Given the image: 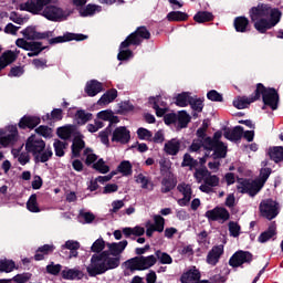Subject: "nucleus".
<instances>
[{
    "mask_svg": "<svg viewBox=\"0 0 283 283\" xmlns=\"http://www.w3.org/2000/svg\"><path fill=\"white\" fill-rule=\"evenodd\" d=\"M249 14L259 34H266V31L275 28L282 19V11L280 9L272 8L271 4L265 3H259L256 7H252Z\"/></svg>",
    "mask_w": 283,
    "mask_h": 283,
    "instance_id": "1",
    "label": "nucleus"
},
{
    "mask_svg": "<svg viewBox=\"0 0 283 283\" xmlns=\"http://www.w3.org/2000/svg\"><path fill=\"white\" fill-rule=\"evenodd\" d=\"M120 266V256L112 258L108 251H103L99 254H93L91 258V264L86 268V271L91 277L96 275H103L112 269H118Z\"/></svg>",
    "mask_w": 283,
    "mask_h": 283,
    "instance_id": "2",
    "label": "nucleus"
},
{
    "mask_svg": "<svg viewBox=\"0 0 283 283\" xmlns=\"http://www.w3.org/2000/svg\"><path fill=\"white\" fill-rule=\"evenodd\" d=\"M271 174H273V169L262 168L258 179L239 178L237 180V191L239 193H248L250 198H255L262 191L264 185H266V180H269Z\"/></svg>",
    "mask_w": 283,
    "mask_h": 283,
    "instance_id": "3",
    "label": "nucleus"
},
{
    "mask_svg": "<svg viewBox=\"0 0 283 283\" xmlns=\"http://www.w3.org/2000/svg\"><path fill=\"white\" fill-rule=\"evenodd\" d=\"M25 151L32 154L34 163H48L53 156L52 147L45 148V140L31 135L25 142Z\"/></svg>",
    "mask_w": 283,
    "mask_h": 283,
    "instance_id": "4",
    "label": "nucleus"
},
{
    "mask_svg": "<svg viewBox=\"0 0 283 283\" xmlns=\"http://www.w3.org/2000/svg\"><path fill=\"white\" fill-rule=\"evenodd\" d=\"M261 97L266 107H270L273 112L277 109L280 105V93H277V90L274 87L266 88L264 84L258 83L254 91V101H260Z\"/></svg>",
    "mask_w": 283,
    "mask_h": 283,
    "instance_id": "5",
    "label": "nucleus"
},
{
    "mask_svg": "<svg viewBox=\"0 0 283 283\" xmlns=\"http://www.w3.org/2000/svg\"><path fill=\"white\" fill-rule=\"evenodd\" d=\"M149 39H151V32H149L147 27H137L136 30L122 42V48H132V45L138 48V45H143V41H149Z\"/></svg>",
    "mask_w": 283,
    "mask_h": 283,
    "instance_id": "6",
    "label": "nucleus"
},
{
    "mask_svg": "<svg viewBox=\"0 0 283 283\" xmlns=\"http://www.w3.org/2000/svg\"><path fill=\"white\" fill-rule=\"evenodd\" d=\"M157 262V259L154 254L148 256H135L128 260L130 271H147L151 269Z\"/></svg>",
    "mask_w": 283,
    "mask_h": 283,
    "instance_id": "7",
    "label": "nucleus"
},
{
    "mask_svg": "<svg viewBox=\"0 0 283 283\" xmlns=\"http://www.w3.org/2000/svg\"><path fill=\"white\" fill-rule=\"evenodd\" d=\"M259 211L262 218L266 220H273L277 218L280 211L277 210V203L273 199H264L260 202Z\"/></svg>",
    "mask_w": 283,
    "mask_h": 283,
    "instance_id": "8",
    "label": "nucleus"
},
{
    "mask_svg": "<svg viewBox=\"0 0 283 283\" xmlns=\"http://www.w3.org/2000/svg\"><path fill=\"white\" fill-rule=\"evenodd\" d=\"M253 262V254L249 251L239 250L230 259L229 264L232 269H238L242 264H251Z\"/></svg>",
    "mask_w": 283,
    "mask_h": 283,
    "instance_id": "9",
    "label": "nucleus"
},
{
    "mask_svg": "<svg viewBox=\"0 0 283 283\" xmlns=\"http://www.w3.org/2000/svg\"><path fill=\"white\" fill-rule=\"evenodd\" d=\"M21 34L27 39V41H41L43 39H52L54 36V31L38 32L36 27H27L21 31Z\"/></svg>",
    "mask_w": 283,
    "mask_h": 283,
    "instance_id": "10",
    "label": "nucleus"
},
{
    "mask_svg": "<svg viewBox=\"0 0 283 283\" xmlns=\"http://www.w3.org/2000/svg\"><path fill=\"white\" fill-rule=\"evenodd\" d=\"M51 1L52 0H28L20 4V10L30 12L31 14H39L40 12H43L45 6H50Z\"/></svg>",
    "mask_w": 283,
    "mask_h": 283,
    "instance_id": "11",
    "label": "nucleus"
},
{
    "mask_svg": "<svg viewBox=\"0 0 283 283\" xmlns=\"http://www.w3.org/2000/svg\"><path fill=\"white\" fill-rule=\"evenodd\" d=\"M209 222H218L222 220V222H227L231 218V213L224 207H214L212 210L206 211L205 214Z\"/></svg>",
    "mask_w": 283,
    "mask_h": 283,
    "instance_id": "12",
    "label": "nucleus"
},
{
    "mask_svg": "<svg viewBox=\"0 0 283 283\" xmlns=\"http://www.w3.org/2000/svg\"><path fill=\"white\" fill-rule=\"evenodd\" d=\"M205 149L208 151H213L211 158L213 160H220L222 158H227V151H229V147L224 142L219 144H208L205 146Z\"/></svg>",
    "mask_w": 283,
    "mask_h": 283,
    "instance_id": "13",
    "label": "nucleus"
},
{
    "mask_svg": "<svg viewBox=\"0 0 283 283\" xmlns=\"http://www.w3.org/2000/svg\"><path fill=\"white\" fill-rule=\"evenodd\" d=\"M42 15L48 19L49 21H61L65 13L63 9L56 6H44V10L42 11Z\"/></svg>",
    "mask_w": 283,
    "mask_h": 283,
    "instance_id": "14",
    "label": "nucleus"
},
{
    "mask_svg": "<svg viewBox=\"0 0 283 283\" xmlns=\"http://www.w3.org/2000/svg\"><path fill=\"white\" fill-rule=\"evenodd\" d=\"M132 140V133L127 127L119 126L115 128L112 136V143H120V145H127Z\"/></svg>",
    "mask_w": 283,
    "mask_h": 283,
    "instance_id": "15",
    "label": "nucleus"
},
{
    "mask_svg": "<svg viewBox=\"0 0 283 283\" xmlns=\"http://www.w3.org/2000/svg\"><path fill=\"white\" fill-rule=\"evenodd\" d=\"M222 255H224V245H213L212 249L208 252L206 261L211 266H216V264L220 262V258H222Z\"/></svg>",
    "mask_w": 283,
    "mask_h": 283,
    "instance_id": "16",
    "label": "nucleus"
},
{
    "mask_svg": "<svg viewBox=\"0 0 283 283\" xmlns=\"http://www.w3.org/2000/svg\"><path fill=\"white\" fill-rule=\"evenodd\" d=\"M38 125H41V117L24 115L20 119L18 127L20 129H34Z\"/></svg>",
    "mask_w": 283,
    "mask_h": 283,
    "instance_id": "17",
    "label": "nucleus"
},
{
    "mask_svg": "<svg viewBox=\"0 0 283 283\" xmlns=\"http://www.w3.org/2000/svg\"><path fill=\"white\" fill-rule=\"evenodd\" d=\"M276 238H277V224L275 223V221H273L270 223L269 228L259 235L258 241L261 244H264L269 242V240H275Z\"/></svg>",
    "mask_w": 283,
    "mask_h": 283,
    "instance_id": "18",
    "label": "nucleus"
},
{
    "mask_svg": "<svg viewBox=\"0 0 283 283\" xmlns=\"http://www.w3.org/2000/svg\"><path fill=\"white\" fill-rule=\"evenodd\" d=\"M243 134L244 127L235 126L232 129L226 128L223 136L227 138V140H231V143H238L239 140H242Z\"/></svg>",
    "mask_w": 283,
    "mask_h": 283,
    "instance_id": "19",
    "label": "nucleus"
},
{
    "mask_svg": "<svg viewBox=\"0 0 283 283\" xmlns=\"http://www.w3.org/2000/svg\"><path fill=\"white\" fill-rule=\"evenodd\" d=\"M83 149H85V140H83V135L78 134L74 137L71 146L72 158H81V151H83Z\"/></svg>",
    "mask_w": 283,
    "mask_h": 283,
    "instance_id": "20",
    "label": "nucleus"
},
{
    "mask_svg": "<svg viewBox=\"0 0 283 283\" xmlns=\"http://www.w3.org/2000/svg\"><path fill=\"white\" fill-rule=\"evenodd\" d=\"M181 145L182 143L180 142V139L172 138L165 144L164 151L168 156H178Z\"/></svg>",
    "mask_w": 283,
    "mask_h": 283,
    "instance_id": "21",
    "label": "nucleus"
},
{
    "mask_svg": "<svg viewBox=\"0 0 283 283\" xmlns=\"http://www.w3.org/2000/svg\"><path fill=\"white\" fill-rule=\"evenodd\" d=\"M233 27L237 32H251V23L249 21V18L244 15L234 18Z\"/></svg>",
    "mask_w": 283,
    "mask_h": 283,
    "instance_id": "22",
    "label": "nucleus"
},
{
    "mask_svg": "<svg viewBox=\"0 0 283 283\" xmlns=\"http://www.w3.org/2000/svg\"><path fill=\"white\" fill-rule=\"evenodd\" d=\"M17 59H19V54L14 53V51L8 50L3 52L0 55V72H2V70H6L7 65H11V63H14Z\"/></svg>",
    "mask_w": 283,
    "mask_h": 283,
    "instance_id": "23",
    "label": "nucleus"
},
{
    "mask_svg": "<svg viewBox=\"0 0 283 283\" xmlns=\"http://www.w3.org/2000/svg\"><path fill=\"white\" fill-rule=\"evenodd\" d=\"M85 92L87 96L94 97L103 92V83L98 82V80H91L86 83Z\"/></svg>",
    "mask_w": 283,
    "mask_h": 283,
    "instance_id": "24",
    "label": "nucleus"
},
{
    "mask_svg": "<svg viewBox=\"0 0 283 283\" xmlns=\"http://www.w3.org/2000/svg\"><path fill=\"white\" fill-rule=\"evenodd\" d=\"M56 247L54 244H44L35 251L34 260L35 262H41V260H45V255H50L51 253H54V250Z\"/></svg>",
    "mask_w": 283,
    "mask_h": 283,
    "instance_id": "25",
    "label": "nucleus"
},
{
    "mask_svg": "<svg viewBox=\"0 0 283 283\" xmlns=\"http://www.w3.org/2000/svg\"><path fill=\"white\" fill-rule=\"evenodd\" d=\"M122 233L125 235V238H130V240H136V238H140L142 235H145V228L140 226H136L134 228L126 227L122 230ZM135 235V237H132Z\"/></svg>",
    "mask_w": 283,
    "mask_h": 283,
    "instance_id": "26",
    "label": "nucleus"
},
{
    "mask_svg": "<svg viewBox=\"0 0 283 283\" xmlns=\"http://www.w3.org/2000/svg\"><path fill=\"white\" fill-rule=\"evenodd\" d=\"M255 93H253L250 97L247 96H239L237 99L233 101V106L237 109H247L251 103H255Z\"/></svg>",
    "mask_w": 283,
    "mask_h": 283,
    "instance_id": "27",
    "label": "nucleus"
},
{
    "mask_svg": "<svg viewBox=\"0 0 283 283\" xmlns=\"http://www.w3.org/2000/svg\"><path fill=\"white\" fill-rule=\"evenodd\" d=\"M161 98H163V96H160V95H157L156 97L150 96L148 98V103H149V105H153V109H155L156 116L158 118H163V116H166L165 114H167V108H160Z\"/></svg>",
    "mask_w": 283,
    "mask_h": 283,
    "instance_id": "28",
    "label": "nucleus"
},
{
    "mask_svg": "<svg viewBox=\"0 0 283 283\" xmlns=\"http://www.w3.org/2000/svg\"><path fill=\"white\" fill-rule=\"evenodd\" d=\"M80 17H94L96 12H101V6L88 3L86 7H80L78 9Z\"/></svg>",
    "mask_w": 283,
    "mask_h": 283,
    "instance_id": "29",
    "label": "nucleus"
},
{
    "mask_svg": "<svg viewBox=\"0 0 283 283\" xmlns=\"http://www.w3.org/2000/svg\"><path fill=\"white\" fill-rule=\"evenodd\" d=\"M176 185H178V180L174 179V177H164L161 179V193H169V191H174V189H176Z\"/></svg>",
    "mask_w": 283,
    "mask_h": 283,
    "instance_id": "30",
    "label": "nucleus"
},
{
    "mask_svg": "<svg viewBox=\"0 0 283 283\" xmlns=\"http://www.w3.org/2000/svg\"><path fill=\"white\" fill-rule=\"evenodd\" d=\"M75 129L76 127L74 125L61 126V127H57L56 134L59 138H61V140H70Z\"/></svg>",
    "mask_w": 283,
    "mask_h": 283,
    "instance_id": "31",
    "label": "nucleus"
},
{
    "mask_svg": "<svg viewBox=\"0 0 283 283\" xmlns=\"http://www.w3.org/2000/svg\"><path fill=\"white\" fill-rule=\"evenodd\" d=\"M127 244H129L127 240H123L118 243H108L111 255H114V258L120 255V253H123L125 249H127Z\"/></svg>",
    "mask_w": 283,
    "mask_h": 283,
    "instance_id": "32",
    "label": "nucleus"
},
{
    "mask_svg": "<svg viewBox=\"0 0 283 283\" xmlns=\"http://www.w3.org/2000/svg\"><path fill=\"white\" fill-rule=\"evenodd\" d=\"M268 156L273 163H282L283 160V146L270 147L268 150Z\"/></svg>",
    "mask_w": 283,
    "mask_h": 283,
    "instance_id": "33",
    "label": "nucleus"
},
{
    "mask_svg": "<svg viewBox=\"0 0 283 283\" xmlns=\"http://www.w3.org/2000/svg\"><path fill=\"white\" fill-rule=\"evenodd\" d=\"M92 118H94V115L92 113L85 112V109H78L75 113V120L77 125H87Z\"/></svg>",
    "mask_w": 283,
    "mask_h": 283,
    "instance_id": "34",
    "label": "nucleus"
},
{
    "mask_svg": "<svg viewBox=\"0 0 283 283\" xmlns=\"http://www.w3.org/2000/svg\"><path fill=\"white\" fill-rule=\"evenodd\" d=\"M62 249H67L70 251L69 258H78V249H81V243L78 241L69 240L62 245Z\"/></svg>",
    "mask_w": 283,
    "mask_h": 283,
    "instance_id": "35",
    "label": "nucleus"
},
{
    "mask_svg": "<svg viewBox=\"0 0 283 283\" xmlns=\"http://www.w3.org/2000/svg\"><path fill=\"white\" fill-rule=\"evenodd\" d=\"M213 13L209 11H199L193 15V21H196V23H209L210 21H213Z\"/></svg>",
    "mask_w": 283,
    "mask_h": 283,
    "instance_id": "36",
    "label": "nucleus"
},
{
    "mask_svg": "<svg viewBox=\"0 0 283 283\" xmlns=\"http://www.w3.org/2000/svg\"><path fill=\"white\" fill-rule=\"evenodd\" d=\"M18 134H19V132L17 130V127H14L12 133L0 137V145L2 147H8L9 145H14V143H17Z\"/></svg>",
    "mask_w": 283,
    "mask_h": 283,
    "instance_id": "37",
    "label": "nucleus"
},
{
    "mask_svg": "<svg viewBox=\"0 0 283 283\" xmlns=\"http://www.w3.org/2000/svg\"><path fill=\"white\" fill-rule=\"evenodd\" d=\"M117 171L122 174V176H132L134 174V166L132 165V161L129 160H123L117 166Z\"/></svg>",
    "mask_w": 283,
    "mask_h": 283,
    "instance_id": "38",
    "label": "nucleus"
},
{
    "mask_svg": "<svg viewBox=\"0 0 283 283\" xmlns=\"http://www.w3.org/2000/svg\"><path fill=\"white\" fill-rule=\"evenodd\" d=\"M17 268V263L13 260L2 259L0 260V273H12Z\"/></svg>",
    "mask_w": 283,
    "mask_h": 283,
    "instance_id": "39",
    "label": "nucleus"
},
{
    "mask_svg": "<svg viewBox=\"0 0 283 283\" xmlns=\"http://www.w3.org/2000/svg\"><path fill=\"white\" fill-rule=\"evenodd\" d=\"M177 123H178V127H180V129L187 128V125H189V123H191V117L189 116L187 111L179 112V114L177 115Z\"/></svg>",
    "mask_w": 283,
    "mask_h": 283,
    "instance_id": "40",
    "label": "nucleus"
},
{
    "mask_svg": "<svg viewBox=\"0 0 283 283\" xmlns=\"http://www.w3.org/2000/svg\"><path fill=\"white\" fill-rule=\"evenodd\" d=\"M63 280H81L83 277V272L81 270H63L62 271Z\"/></svg>",
    "mask_w": 283,
    "mask_h": 283,
    "instance_id": "41",
    "label": "nucleus"
},
{
    "mask_svg": "<svg viewBox=\"0 0 283 283\" xmlns=\"http://www.w3.org/2000/svg\"><path fill=\"white\" fill-rule=\"evenodd\" d=\"M53 147H54L55 156H57V158H63V156H65V149H67V143L62 142L60 139H55L53 143Z\"/></svg>",
    "mask_w": 283,
    "mask_h": 283,
    "instance_id": "42",
    "label": "nucleus"
},
{
    "mask_svg": "<svg viewBox=\"0 0 283 283\" xmlns=\"http://www.w3.org/2000/svg\"><path fill=\"white\" fill-rule=\"evenodd\" d=\"M191 109L193 112H197L198 114L202 113V109H205V102L201 98L191 96L189 98V104Z\"/></svg>",
    "mask_w": 283,
    "mask_h": 283,
    "instance_id": "43",
    "label": "nucleus"
},
{
    "mask_svg": "<svg viewBox=\"0 0 283 283\" xmlns=\"http://www.w3.org/2000/svg\"><path fill=\"white\" fill-rule=\"evenodd\" d=\"M191 98V93L182 92L176 96L177 107H187L189 105V99Z\"/></svg>",
    "mask_w": 283,
    "mask_h": 283,
    "instance_id": "44",
    "label": "nucleus"
},
{
    "mask_svg": "<svg viewBox=\"0 0 283 283\" xmlns=\"http://www.w3.org/2000/svg\"><path fill=\"white\" fill-rule=\"evenodd\" d=\"M27 209L31 213H41V208H39V203L36 202V193L30 196L27 201Z\"/></svg>",
    "mask_w": 283,
    "mask_h": 283,
    "instance_id": "45",
    "label": "nucleus"
},
{
    "mask_svg": "<svg viewBox=\"0 0 283 283\" xmlns=\"http://www.w3.org/2000/svg\"><path fill=\"white\" fill-rule=\"evenodd\" d=\"M167 19L168 21H177V22L187 21V19H189V14L182 11H170L167 14Z\"/></svg>",
    "mask_w": 283,
    "mask_h": 283,
    "instance_id": "46",
    "label": "nucleus"
},
{
    "mask_svg": "<svg viewBox=\"0 0 283 283\" xmlns=\"http://www.w3.org/2000/svg\"><path fill=\"white\" fill-rule=\"evenodd\" d=\"M123 42L119 44V52L117 54V59L119 61H129V59H134V51L123 48Z\"/></svg>",
    "mask_w": 283,
    "mask_h": 283,
    "instance_id": "47",
    "label": "nucleus"
},
{
    "mask_svg": "<svg viewBox=\"0 0 283 283\" xmlns=\"http://www.w3.org/2000/svg\"><path fill=\"white\" fill-rule=\"evenodd\" d=\"M181 167H189L190 171L198 167V160L193 159L189 153L184 155V160L181 163Z\"/></svg>",
    "mask_w": 283,
    "mask_h": 283,
    "instance_id": "48",
    "label": "nucleus"
},
{
    "mask_svg": "<svg viewBox=\"0 0 283 283\" xmlns=\"http://www.w3.org/2000/svg\"><path fill=\"white\" fill-rule=\"evenodd\" d=\"M155 255H156L157 260H159L160 264H174V259L167 252L157 250L155 252Z\"/></svg>",
    "mask_w": 283,
    "mask_h": 283,
    "instance_id": "49",
    "label": "nucleus"
},
{
    "mask_svg": "<svg viewBox=\"0 0 283 283\" xmlns=\"http://www.w3.org/2000/svg\"><path fill=\"white\" fill-rule=\"evenodd\" d=\"M46 49L48 46H43V42L32 41L29 43V49L27 50V52H33L39 56L41 52H43V50H46Z\"/></svg>",
    "mask_w": 283,
    "mask_h": 283,
    "instance_id": "50",
    "label": "nucleus"
},
{
    "mask_svg": "<svg viewBox=\"0 0 283 283\" xmlns=\"http://www.w3.org/2000/svg\"><path fill=\"white\" fill-rule=\"evenodd\" d=\"M6 280H10L11 283L12 282H15V283H27V282H30V280H32V273L24 272V273L14 275L12 279H6Z\"/></svg>",
    "mask_w": 283,
    "mask_h": 283,
    "instance_id": "51",
    "label": "nucleus"
},
{
    "mask_svg": "<svg viewBox=\"0 0 283 283\" xmlns=\"http://www.w3.org/2000/svg\"><path fill=\"white\" fill-rule=\"evenodd\" d=\"M154 222L153 228H155L158 233H163L165 231V218L160 214H155Z\"/></svg>",
    "mask_w": 283,
    "mask_h": 283,
    "instance_id": "52",
    "label": "nucleus"
},
{
    "mask_svg": "<svg viewBox=\"0 0 283 283\" xmlns=\"http://www.w3.org/2000/svg\"><path fill=\"white\" fill-rule=\"evenodd\" d=\"M92 167L95 171H98V174H109V166L105 165V160L103 158H99Z\"/></svg>",
    "mask_w": 283,
    "mask_h": 283,
    "instance_id": "53",
    "label": "nucleus"
},
{
    "mask_svg": "<svg viewBox=\"0 0 283 283\" xmlns=\"http://www.w3.org/2000/svg\"><path fill=\"white\" fill-rule=\"evenodd\" d=\"M154 134L151 133V130L144 128V127H139L137 129V138L139 140H149L151 142Z\"/></svg>",
    "mask_w": 283,
    "mask_h": 283,
    "instance_id": "54",
    "label": "nucleus"
},
{
    "mask_svg": "<svg viewBox=\"0 0 283 283\" xmlns=\"http://www.w3.org/2000/svg\"><path fill=\"white\" fill-rule=\"evenodd\" d=\"M52 128L50 126L41 125L35 128V134L42 136L43 138H52Z\"/></svg>",
    "mask_w": 283,
    "mask_h": 283,
    "instance_id": "55",
    "label": "nucleus"
},
{
    "mask_svg": "<svg viewBox=\"0 0 283 283\" xmlns=\"http://www.w3.org/2000/svg\"><path fill=\"white\" fill-rule=\"evenodd\" d=\"M177 190L179 193H182L184 198H191L193 190H191V186L189 184H179L177 186Z\"/></svg>",
    "mask_w": 283,
    "mask_h": 283,
    "instance_id": "56",
    "label": "nucleus"
},
{
    "mask_svg": "<svg viewBox=\"0 0 283 283\" xmlns=\"http://www.w3.org/2000/svg\"><path fill=\"white\" fill-rule=\"evenodd\" d=\"M112 132H114L112 126H107L104 130L99 132L98 137L101 138V143H103V145H109V135Z\"/></svg>",
    "mask_w": 283,
    "mask_h": 283,
    "instance_id": "57",
    "label": "nucleus"
},
{
    "mask_svg": "<svg viewBox=\"0 0 283 283\" xmlns=\"http://www.w3.org/2000/svg\"><path fill=\"white\" fill-rule=\"evenodd\" d=\"M220 138H222V130H217L213 134V137H206L205 138V145H216L219 143H223L222 140H220Z\"/></svg>",
    "mask_w": 283,
    "mask_h": 283,
    "instance_id": "58",
    "label": "nucleus"
},
{
    "mask_svg": "<svg viewBox=\"0 0 283 283\" xmlns=\"http://www.w3.org/2000/svg\"><path fill=\"white\" fill-rule=\"evenodd\" d=\"M208 101H212L213 103H222L224 98L222 97V94H220L216 90H211L207 93Z\"/></svg>",
    "mask_w": 283,
    "mask_h": 283,
    "instance_id": "59",
    "label": "nucleus"
},
{
    "mask_svg": "<svg viewBox=\"0 0 283 283\" xmlns=\"http://www.w3.org/2000/svg\"><path fill=\"white\" fill-rule=\"evenodd\" d=\"M228 227H229L230 235H232V238L240 237L241 227H240V224H238V222L230 221Z\"/></svg>",
    "mask_w": 283,
    "mask_h": 283,
    "instance_id": "60",
    "label": "nucleus"
},
{
    "mask_svg": "<svg viewBox=\"0 0 283 283\" xmlns=\"http://www.w3.org/2000/svg\"><path fill=\"white\" fill-rule=\"evenodd\" d=\"M205 185H208V187H218L220 185V177L209 172V176L205 178Z\"/></svg>",
    "mask_w": 283,
    "mask_h": 283,
    "instance_id": "61",
    "label": "nucleus"
},
{
    "mask_svg": "<svg viewBox=\"0 0 283 283\" xmlns=\"http://www.w3.org/2000/svg\"><path fill=\"white\" fill-rule=\"evenodd\" d=\"M105 249V240L103 238L97 239L91 247L93 253H101Z\"/></svg>",
    "mask_w": 283,
    "mask_h": 283,
    "instance_id": "62",
    "label": "nucleus"
},
{
    "mask_svg": "<svg viewBox=\"0 0 283 283\" xmlns=\"http://www.w3.org/2000/svg\"><path fill=\"white\" fill-rule=\"evenodd\" d=\"M24 73H25V70L23 69V66H13L8 73V76L9 78H14V77L23 76Z\"/></svg>",
    "mask_w": 283,
    "mask_h": 283,
    "instance_id": "63",
    "label": "nucleus"
},
{
    "mask_svg": "<svg viewBox=\"0 0 283 283\" xmlns=\"http://www.w3.org/2000/svg\"><path fill=\"white\" fill-rule=\"evenodd\" d=\"M61 269H63V265L52 263L46 265V273L50 275H59V273H61Z\"/></svg>",
    "mask_w": 283,
    "mask_h": 283,
    "instance_id": "64",
    "label": "nucleus"
}]
</instances>
